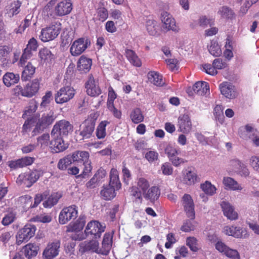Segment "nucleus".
<instances>
[{
	"instance_id": "f257e3e1",
	"label": "nucleus",
	"mask_w": 259,
	"mask_h": 259,
	"mask_svg": "<svg viewBox=\"0 0 259 259\" xmlns=\"http://www.w3.org/2000/svg\"><path fill=\"white\" fill-rule=\"evenodd\" d=\"M61 29V24L60 22L52 23L41 29L39 38L44 42L53 40L58 36Z\"/></svg>"
},
{
	"instance_id": "f03ea898",
	"label": "nucleus",
	"mask_w": 259,
	"mask_h": 259,
	"mask_svg": "<svg viewBox=\"0 0 259 259\" xmlns=\"http://www.w3.org/2000/svg\"><path fill=\"white\" fill-rule=\"evenodd\" d=\"M85 223L83 217H80L75 222L70 223L67 227V232H73L71 237L74 240H81L85 238L82 230Z\"/></svg>"
},
{
	"instance_id": "7ed1b4c3",
	"label": "nucleus",
	"mask_w": 259,
	"mask_h": 259,
	"mask_svg": "<svg viewBox=\"0 0 259 259\" xmlns=\"http://www.w3.org/2000/svg\"><path fill=\"white\" fill-rule=\"evenodd\" d=\"M198 175L194 168L189 167L183 170L182 176L176 179L177 183L188 186L194 185L198 181Z\"/></svg>"
},
{
	"instance_id": "20e7f679",
	"label": "nucleus",
	"mask_w": 259,
	"mask_h": 259,
	"mask_svg": "<svg viewBox=\"0 0 259 259\" xmlns=\"http://www.w3.org/2000/svg\"><path fill=\"white\" fill-rule=\"evenodd\" d=\"M36 227L32 224H27L19 230L16 235V242L18 245L23 242L28 241L35 234Z\"/></svg>"
},
{
	"instance_id": "39448f33",
	"label": "nucleus",
	"mask_w": 259,
	"mask_h": 259,
	"mask_svg": "<svg viewBox=\"0 0 259 259\" xmlns=\"http://www.w3.org/2000/svg\"><path fill=\"white\" fill-rule=\"evenodd\" d=\"M74 95L75 90L73 87L69 85L63 87L55 94V102L57 104H63L72 99Z\"/></svg>"
},
{
	"instance_id": "423d86ee",
	"label": "nucleus",
	"mask_w": 259,
	"mask_h": 259,
	"mask_svg": "<svg viewBox=\"0 0 259 259\" xmlns=\"http://www.w3.org/2000/svg\"><path fill=\"white\" fill-rule=\"evenodd\" d=\"M105 225L98 221H92L88 223L84 230L85 237L91 235L95 239L100 238L105 231Z\"/></svg>"
},
{
	"instance_id": "0eeeda50",
	"label": "nucleus",
	"mask_w": 259,
	"mask_h": 259,
	"mask_svg": "<svg viewBox=\"0 0 259 259\" xmlns=\"http://www.w3.org/2000/svg\"><path fill=\"white\" fill-rule=\"evenodd\" d=\"M39 174L36 170L30 172L22 173L17 179V184L23 187H31L39 178Z\"/></svg>"
},
{
	"instance_id": "6e6552de",
	"label": "nucleus",
	"mask_w": 259,
	"mask_h": 259,
	"mask_svg": "<svg viewBox=\"0 0 259 259\" xmlns=\"http://www.w3.org/2000/svg\"><path fill=\"white\" fill-rule=\"evenodd\" d=\"M137 187H132L131 188V195L141 202L142 199V194L143 195L149 188L150 186L149 183L146 179L140 178L137 180Z\"/></svg>"
},
{
	"instance_id": "1a4fd4ad",
	"label": "nucleus",
	"mask_w": 259,
	"mask_h": 259,
	"mask_svg": "<svg viewBox=\"0 0 259 259\" xmlns=\"http://www.w3.org/2000/svg\"><path fill=\"white\" fill-rule=\"evenodd\" d=\"M91 45L90 41L87 38H79L71 44L70 52L73 56H78L83 53Z\"/></svg>"
},
{
	"instance_id": "9d476101",
	"label": "nucleus",
	"mask_w": 259,
	"mask_h": 259,
	"mask_svg": "<svg viewBox=\"0 0 259 259\" xmlns=\"http://www.w3.org/2000/svg\"><path fill=\"white\" fill-rule=\"evenodd\" d=\"M163 27L166 31L171 30L175 32H179L180 28L177 24L176 20L173 16L166 11H163L160 16Z\"/></svg>"
},
{
	"instance_id": "9b49d317",
	"label": "nucleus",
	"mask_w": 259,
	"mask_h": 259,
	"mask_svg": "<svg viewBox=\"0 0 259 259\" xmlns=\"http://www.w3.org/2000/svg\"><path fill=\"white\" fill-rule=\"evenodd\" d=\"M77 214V207L76 205H72L65 207L60 212L59 222L61 224H65L71 219H75Z\"/></svg>"
},
{
	"instance_id": "f8f14e48",
	"label": "nucleus",
	"mask_w": 259,
	"mask_h": 259,
	"mask_svg": "<svg viewBox=\"0 0 259 259\" xmlns=\"http://www.w3.org/2000/svg\"><path fill=\"white\" fill-rule=\"evenodd\" d=\"M38 47V42L34 37H32L28 40L26 47L24 50L20 59V64L22 66L25 65L27 60L32 56L33 52H35Z\"/></svg>"
},
{
	"instance_id": "ddd939ff",
	"label": "nucleus",
	"mask_w": 259,
	"mask_h": 259,
	"mask_svg": "<svg viewBox=\"0 0 259 259\" xmlns=\"http://www.w3.org/2000/svg\"><path fill=\"white\" fill-rule=\"evenodd\" d=\"M223 231L226 235L236 238H247L249 235L245 228L235 226H226Z\"/></svg>"
},
{
	"instance_id": "4468645a",
	"label": "nucleus",
	"mask_w": 259,
	"mask_h": 259,
	"mask_svg": "<svg viewBox=\"0 0 259 259\" xmlns=\"http://www.w3.org/2000/svg\"><path fill=\"white\" fill-rule=\"evenodd\" d=\"M72 126L68 121L61 120L54 125L51 134L55 136H66L72 131Z\"/></svg>"
},
{
	"instance_id": "2eb2a0df",
	"label": "nucleus",
	"mask_w": 259,
	"mask_h": 259,
	"mask_svg": "<svg viewBox=\"0 0 259 259\" xmlns=\"http://www.w3.org/2000/svg\"><path fill=\"white\" fill-rule=\"evenodd\" d=\"M56 118V116L54 115L53 112L51 111L48 114H44L36 123L33 132L35 135L39 133L48 125L52 124Z\"/></svg>"
},
{
	"instance_id": "dca6fc26",
	"label": "nucleus",
	"mask_w": 259,
	"mask_h": 259,
	"mask_svg": "<svg viewBox=\"0 0 259 259\" xmlns=\"http://www.w3.org/2000/svg\"><path fill=\"white\" fill-rule=\"evenodd\" d=\"M60 246V243L57 240L49 243L43 251L42 257L45 259H53L59 254Z\"/></svg>"
},
{
	"instance_id": "f3484780",
	"label": "nucleus",
	"mask_w": 259,
	"mask_h": 259,
	"mask_svg": "<svg viewBox=\"0 0 259 259\" xmlns=\"http://www.w3.org/2000/svg\"><path fill=\"white\" fill-rule=\"evenodd\" d=\"M87 94L92 97H97L101 94V90L99 86L98 80L90 75L85 83Z\"/></svg>"
},
{
	"instance_id": "a211bd4d",
	"label": "nucleus",
	"mask_w": 259,
	"mask_h": 259,
	"mask_svg": "<svg viewBox=\"0 0 259 259\" xmlns=\"http://www.w3.org/2000/svg\"><path fill=\"white\" fill-rule=\"evenodd\" d=\"M72 10L70 0H63L58 3L55 7L54 12L57 16H63L69 14Z\"/></svg>"
},
{
	"instance_id": "6ab92c4d",
	"label": "nucleus",
	"mask_w": 259,
	"mask_h": 259,
	"mask_svg": "<svg viewBox=\"0 0 259 259\" xmlns=\"http://www.w3.org/2000/svg\"><path fill=\"white\" fill-rule=\"evenodd\" d=\"M53 139L50 143V147L53 152L59 153L66 150L68 144L65 143L61 136L52 135Z\"/></svg>"
},
{
	"instance_id": "aec40b11",
	"label": "nucleus",
	"mask_w": 259,
	"mask_h": 259,
	"mask_svg": "<svg viewBox=\"0 0 259 259\" xmlns=\"http://www.w3.org/2000/svg\"><path fill=\"white\" fill-rule=\"evenodd\" d=\"M182 202L187 217L194 220L195 218L194 204L192 197L189 194H184L182 197Z\"/></svg>"
},
{
	"instance_id": "412c9836",
	"label": "nucleus",
	"mask_w": 259,
	"mask_h": 259,
	"mask_svg": "<svg viewBox=\"0 0 259 259\" xmlns=\"http://www.w3.org/2000/svg\"><path fill=\"white\" fill-rule=\"evenodd\" d=\"M221 94L228 99H234L237 96L235 86L228 82H224L219 87Z\"/></svg>"
},
{
	"instance_id": "4be33fe9",
	"label": "nucleus",
	"mask_w": 259,
	"mask_h": 259,
	"mask_svg": "<svg viewBox=\"0 0 259 259\" xmlns=\"http://www.w3.org/2000/svg\"><path fill=\"white\" fill-rule=\"evenodd\" d=\"M179 131L183 133H189L192 128V123L189 116L184 114L179 116L178 121Z\"/></svg>"
},
{
	"instance_id": "5701e85b",
	"label": "nucleus",
	"mask_w": 259,
	"mask_h": 259,
	"mask_svg": "<svg viewBox=\"0 0 259 259\" xmlns=\"http://www.w3.org/2000/svg\"><path fill=\"white\" fill-rule=\"evenodd\" d=\"M93 239L90 241H84L79 245V251L84 252L87 251H92L98 253H101L100 248H99V243L97 240Z\"/></svg>"
},
{
	"instance_id": "b1692460",
	"label": "nucleus",
	"mask_w": 259,
	"mask_h": 259,
	"mask_svg": "<svg viewBox=\"0 0 259 259\" xmlns=\"http://www.w3.org/2000/svg\"><path fill=\"white\" fill-rule=\"evenodd\" d=\"M39 89V82L38 79H34L28 83L24 87V97L31 98L34 96Z\"/></svg>"
},
{
	"instance_id": "393cba45",
	"label": "nucleus",
	"mask_w": 259,
	"mask_h": 259,
	"mask_svg": "<svg viewBox=\"0 0 259 259\" xmlns=\"http://www.w3.org/2000/svg\"><path fill=\"white\" fill-rule=\"evenodd\" d=\"M224 214L230 220H235L238 219V213L235 211L233 206L229 202L222 201L221 203Z\"/></svg>"
},
{
	"instance_id": "a878e982",
	"label": "nucleus",
	"mask_w": 259,
	"mask_h": 259,
	"mask_svg": "<svg viewBox=\"0 0 259 259\" xmlns=\"http://www.w3.org/2000/svg\"><path fill=\"white\" fill-rule=\"evenodd\" d=\"M92 65V59L83 55L77 62V68L81 73H87L90 71Z\"/></svg>"
},
{
	"instance_id": "bb28decb",
	"label": "nucleus",
	"mask_w": 259,
	"mask_h": 259,
	"mask_svg": "<svg viewBox=\"0 0 259 259\" xmlns=\"http://www.w3.org/2000/svg\"><path fill=\"white\" fill-rule=\"evenodd\" d=\"M223 184L227 190L241 191L243 189L241 185L231 177H224L223 179Z\"/></svg>"
},
{
	"instance_id": "cd10ccee",
	"label": "nucleus",
	"mask_w": 259,
	"mask_h": 259,
	"mask_svg": "<svg viewBox=\"0 0 259 259\" xmlns=\"http://www.w3.org/2000/svg\"><path fill=\"white\" fill-rule=\"evenodd\" d=\"M112 244V235L110 233H106L104 234L102 247L100 248V252L104 255H107L111 250Z\"/></svg>"
},
{
	"instance_id": "c85d7f7f",
	"label": "nucleus",
	"mask_w": 259,
	"mask_h": 259,
	"mask_svg": "<svg viewBox=\"0 0 259 259\" xmlns=\"http://www.w3.org/2000/svg\"><path fill=\"white\" fill-rule=\"evenodd\" d=\"M114 185L110 184L104 186L101 190L100 194L101 197L105 200H109L114 198L116 196L115 191H117L115 189Z\"/></svg>"
},
{
	"instance_id": "c756f323",
	"label": "nucleus",
	"mask_w": 259,
	"mask_h": 259,
	"mask_svg": "<svg viewBox=\"0 0 259 259\" xmlns=\"http://www.w3.org/2000/svg\"><path fill=\"white\" fill-rule=\"evenodd\" d=\"M160 194L159 188L157 186H152L146 191L143 196L145 199L151 202H154L157 200Z\"/></svg>"
},
{
	"instance_id": "7c9ffc66",
	"label": "nucleus",
	"mask_w": 259,
	"mask_h": 259,
	"mask_svg": "<svg viewBox=\"0 0 259 259\" xmlns=\"http://www.w3.org/2000/svg\"><path fill=\"white\" fill-rule=\"evenodd\" d=\"M125 55L130 63L133 66L137 67H140L142 65V61L136 53L130 49H126Z\"/></svg>"
},
{
	"instance_id": "2f4dec72",
	"label": "nucleus",
	"mask_w": 259,
	"mask_h": 259,
	"mask_svg": "<svg viewBox=\"0 0 259 259\" xmlns=\"http://www.w3.org/2000/svg\"><path fill=\"white\" fill-rule=\"evenodd\" d=\"M39 246L35 243H28L23 248V251L25 256L30 259L35 256L39 250Z\"/></svg>"
},
{
	"instance_id": "473e14b6",
	"label": "nucleus",
	"mask_w": 259,
	"mask_h": 259,
	"mask_svg": "<svg viewBox=\"0 0 259 259\" xmlns=\"http://www.w3.org/2000/svg\"><path fill=\"white\" fill-rule=\"evenodd\" d=\"M148 81L156 86H162L164 84L162 76L157 72L151 71L147 74Z\"/></svg>"
},
{
	"instance_id": "72a5a7b5",
	"label": "nucleus",
	"mask_w": 259,
	"mask_h": 259,
	"mask_svg": "<svg viewBox=\"0 0 259 259\" xmlns=\"http://www.w3.org/2000/svg\"><path fill=\"white\" fill-rule=\"evenodd\" d=\"M194 92L200 96H203L209 91L208 84L205 81H198L193 87Z\"/></svg>"
},
{
	"instance_id": "f704fd0d",
	"label": "nucleus",
	"mask_w": 259,
	"mask_h": 259,
	"mask_svg": "<svg viewBox=\"0 0 259 259\" xmlns=\"http://www.w3.org/2000/svg\"><path fill=\"white\" fill-rule=\"evenodd\" d=\"M3 79L5 85L9 87L17 83L20 79V76L18 74L8 72L4 75Z\"/></svg>"
},
{
	"instance_id": "c9c22d12",
	"label": "nucleus",
	"mask_w": 259,
	"mask_h": 259,
	"mask_svg": "<svg viewBox=\"0 0 259 259\" xmlns=\"http://www.w3.org/2000/svg\"><path fill=\"white\" fill-rule=\"evenodd\" d=\"M200 188L207 196H212L217 193L216 187L208 181H206L201 184Z\"/></svg>"
},
{
	"instance_id": "e433bc0d",
	"label": "nucleus",
	"mask_w": 259,
	"mask_h": 259,
	"mask_svg": "<svg viewBox=\"0 0 259 259\" xmlns=\"http://www.w3.org/2000/svg\"><path fill=\"white\" fill-rule=\"evenodd\" d=\"M52 57L53 55L49 49L44 48L39 50L38 57L40 64H44L49 62L52 59Z\"/></svg>"
},
{
	"instance_id": "4c0bfd02",
	"label": "nucleus",
	"mask_w": 259,
	"mask_h": 259,
	"mask_svg": "<svg viewBox=\"0 0 259 259\" xmlns=\"http://www.w3.org/2000/svg\"><path fill=\"white\" fill-rule=\"evenodd\" d=\"M145 27L148 33L151 35L157 34L159 29V25L157 22L152 19H147Z\"/></svg>"
},
{
	"instance_id": "58836bf2",
	"label": "nucleus",
	"mask_w": 259,
	"mask_h": 259,
	"mask_svg": "<svg viewBox=\"0 0 259 259\" xmlns=\"http://www.w3.org/2000/svg\"><path fill=\"white\" fill-rule=\"evenodd\" d=\"M232 165L235 167V171L242 176L247 177L249 171L247 167L239 160H234L232 162Z\"/></svg>"
},
{
	"instance_id": "ea45409f",
	"label": "nucleus",
	"mask_w": 259,
	"mask_h": 259,
	"mask_svg": "<svg viewBox=\"0 0 259 259\" xmlns=\"http://www.w3.org/2000/svg\"><path fill=\"white\" fill-rule=\"evenodd\" d=\"M35 71V67L32 65V63L28 62L25 66L22 72L21 78L22 80L26 81L29 79L34 74Z\"/></svg>"
},
{
	"instance_id": "a19ab883",
	"label": "nucleus",
	"mask_w": 259,
	"mask_h": 259,
	"mask_svg": "<svg viewBox=\"0 0 259 259\" xmlns=\"http://www.w3.org/2000/svg\"><path fill=\"white\" fill-rule=\"evenodd\" d=\"M218 14L222 18L226 19H232L234 18L235 16L233 11L226 6L220 8L218 11Z\"/></svg>"
},
{
	"instance_id": "79ce46f5",
	"label": "nucleus",
	"mask_w": 259,
	"mask_h": 259,
	"mask_svg": "<svg viewBox=\"0 0 259 259\" xmlns=\"http://www.w3.org/2000/svg\"><path fill=\"white\" fill-rule=\"evenodd\" d=\"M110 181L109 184L114 185L115 189L119 190L121 188V184L119 179L118 171L115 168H112L110 174Z\"/></svg>"
},
{
	"instance_id": "37998d69",
	"label": "nucleus",
	"mask_w": 259,
	"mask_h": 259,
	"mask_svg": "<svg viewBox=\"0 0 259 259\" xmlns=\"http://www.w3.org/2000/svg\"><path fill=\"white\" fill-rule=\"evenodd\" d=\"M61 195L59 193H54L51 195L48 199L43 202V205L45 208H51L57 203Z\"/></svg>"
},
{
	"instance_id": "c03bdc74",
	"label": "nucleus",
	"mask_w": 259,
	"mask_h": 259,
	"mask_svg": "<svg viewBox=\"0 0 259 259\" xmlns=\"http://www.w3.org/2000/svg\"><path fill=\"white\" fill-rule=\"evenodd\" d=\"M38 103L34 100L31 101L26 108L23 115V118H30V117L36 111Z\"/></svg>"
},
{
	"instance_id": "a18cd8bd",
	"label": "nucleus",
	"mask_w": 259,
	"mask_h": 259,
	"mask_svg": "<svg viewBox=\"0 0 259 259\" xmlns=\"http://www.w3.org/2000/svg\"><path fill=\"white\" fill-rule=\"evenodd\" d=\"M186 244L193 252H197L200 249L198 239L193 236L188 237L186 238Z\"/></svg>"
},
{
	"instance_id": "49530a36",
	"label": "nucleus",
	"mask_w": 259,
	"mask_h": 259,
	"mask_svg": "<svg viewBox=\"0 0 259 259\" xmlns=\"http://www.w3.org/2000/svg\"><path fill=\"white\" fill-rule=\"evenodd\" d=\"M94 131V126L89 122H84L81 125V131L80 134L83 138L90 137Z\"/></svg>"
},
{
	"instance_id": "de8ad7c7",
	"label": "nucleus",
	"mask_w": 259,
	"mask_h": 259,
	"mask_svg": "<svg viewBox=\"0 0 259 259\" xmlns=\"http://www.w3.org/2000/svg\"><path fill=\"white\" fill-rule=\"evenodd\" d=\"M21 5V3L19 1L12 3L7 9V14L8 16L12 17L15 15L18 14L20 11Z\"/></svg>"
},
{
	"instance_id": "09e8293b",
	"label": "nucleus",
	"mask_w": 259,
	"mask_h": 259,
	"mask_svg": "<svg viewBox=\"0 0 259 259\" xmlns=\"http://www.w3.org/2000/svg\"><path fill=\"white\" fill-rule=\"evenodd\" d=\"M130 117L132 121L136 124L142 122L144 118L141 109L139 108L134 109L131 113Z\"/></svg>"
},
{
	"instance_id": "8fccbe9b",
	"label": "nucleus",
	"mask_w": 259,
	"mask_h": 259,
	"mask_svg": "<svg viewBox=\"0 0 259 259\" xmlns=\"http://www.w3.org/2000/svg\"><path fill=\"white\" fill-rule=\"evenodd\" d=\"M109 124V122L106 120L102 121L98 126L96 130V136L99 139H103L106 135V126Z\"/></svg>"
},
{
	"instance_id": "3c124183",
	"label": "nucleus",
	"mask_w": 259,
	"mask_h": 259,
	"mask_svg": "<svg viewBox=\"0 0 259 259\" xmlns=\"http://www.w3.org/2000/svg\"><path fill=\"white\" fill-rule=\"evenodd\" d=\"M72 159L70 155H68L60 159L58 163L57 167L61 170H65L67 167L72 163Z\"/></svg>"
},
{
	"instance_id": "603ef678",
	"label": "nucleus",
	"mask_w": 259,
	"mask_h": 259,
	"mask_svg": "<svg viewBox=\"0 0 259 259\" xmlns=\"http://www.w3.org/2000/svg\"><path fill=\"white\" fill-rule=\"evenodd\" d=\"M173 170L174 169L171 164L166 162L161 164L158 172H161V174L164 176H170L172 174Z\"/></svg>"
},
{
	"instance_id": "864d4df0",
	"label": "nucleus",
	"mask_w": 259,
	"mask_h": 259,
	"mask_svg": "<svg viewBox=\"0 0 259 259\" xmlns=\"http://www.w3.org/2000/svg\"><path fill=\"white\" fill-rule=\"evenodd\" d=\"M210 54L214 56H219L222 54V51L218 43L215 41H211L208 48Z\"/></svg>"
},
{
	"instance_id": "5fc2aeb1",
	"label": "nucleus",
	"mask_w": 259,
	"mask_h": 259,
	"mask_svg": "<svg viewBox=\"0 0 259 259\" xmlns=\"http://www.w3.org/2000/svg\"><path fill=\"white\" fill-rule=\"evenodd\" d=\"M223 109V107L221 105H216L214 108V115L221 123L223 122L224 119Z\"/></svg>"
},
{
	"instance_id": "6e6d98bb",
	"label": "nucleus",
	"mask_w": 259,
	"mask_h": 259,
	"mask_svg": "<svg viewBox=\"0 0 259 259\" xmlns=\"http://www.w3.org/2000/svg\"><path fill=\"white\" fill-rule=\"evenodd\" d=\"M31 220L33 222L48 223L52 221V217L50 214L43 213L34 217Z\"/></svg>"
},
{
	"instance_id": "4d7b16f0",
	"label": "nucleus",
	"mask_w": 259,
	"mask_h": 259,
	"mask_svg": "<svg viewBox=\"0 0 259 259\" xmlns=\"http://www.w3.org/2000/svg\"><path fill=\"white\" fill-rule=\"evenodd\" d=\"M158 157L159 154L156 151L149 150L145 153V158L150 163L157 161Z\"/></svg>"
},
{
	"instance_id": "13d9d810",
	"label": "nucleus",
	"mask_w": 259,
	"mask_h": 259,
	"mask_svg": "<svg viewBox=\"0 0 259 259\" xmlns=\"http://www.w3.org/2000/svg\"><path fill=\"white\" fill-rule=\"evenodd\" d=\"M50 135L49 134H44L37 138V144L40 145L42 148H45L49 145Z\"/></svg>"
},
{
	"instance_id": "bf43d9fd",
	"label": "nucleus",
	"mask_w": 259,
	"mask_h": 259,
	"mask_svg": "<svg viewBox=\"0 0 259 259\" xmlns=\"http://www.w3.org/2000/svg\"><path fill=\"white\" fill-rule=\"evenodd\" d=\"M195 228V222L191 220H187L184 222L181 228V230L185 232L193 231Z\"/></svg>"
},
{
	"instance_id": "052dcab7",
	"label": "nucleus",
	"mask_w": 259,
	"mask_h": 259,
	"mask_svg": "<svg viewBox=\"0 0 259 259\" xmlns=\"http://www.w3.org/2000/svg\"><path fill=\"white\" fill-rule=\"evenodd\" d=\"M53 100L52 93L51 91H48L42 98V102L40 104L41 107H47Z\"/></svg>"
},
{
	"instance_id": "680f3d73",
	"label": "nucleus",
	"mask_w": 259,
	"mask_h": 259,
	"mask_svg": "<svg viewBox=\"0 0 259 259\" xmlns=\"http://www.w3.org/2000/svg\"><path fill=\"white\" fill-rule=\"evenodd\" d=\"M117 98V95L114 91L113 88L110 87L108 89V95L107 102V106L114 105V101Z\"/></svg>"
},
{
	"instance_id": "e2e57ef3",
	"label": "nucleus",
	"mask_w": 259,
	"mask_h": 259,
	"mask_svg": "<svg viewBox=\"0 0 259 259\" xmlns=\"http://www.w3.org/2000/svg\"><path fill=\"white\" fill-rule=\"evenodd\" d=\"M224 255L230 259H240V254L238 251L230 247L227 249V251Z\"/></svg>"
},
{
	"instance_id": "0e129e2a",
	"label": "nucleus",
	"mask_w": 259,
	"mask_h": 259,
	"mask_svg": "<svg viewBox=\"0 0 259 259\" xmlns=\"http://www.w3.org/2000/svg\"><path fill=\"white\" fill-rule=\"evenodd\" d=\"M203 70L205 71L207 74L211 75H215L218 73V71L214 67L213 64H205L202 66Z\"/></svg>"
},
{
	"instance_id": "69168bd1",
	"label": "nucleus",
	"mask_w": 259,
	"mask_h": 259,
	"mask_svg": "<svg viewBox=\"0 0 259 259\" xmlns=\"http://www.w3.org/2000/svg\"><path fill=\"white\" fill-rule=\"evenodd\" d=\"M166 241L165 243V247L168 249L171 248L172 245L176 242L177 239L174 234L169 233L166 235Z\"/></svg>"
},
{
	"instance_id": "338daca9",
	"label": "nucleus",
	"mask_w": 259,
	"mask_h": 259,
	"mask_svg": "<svg viewBox=\"0 0 259 259\" xmlns=\"http://www.w3.org/2000/svg\"><path fill=\"white\" fill-rule=\"evenodd\" d=\"M249 164L255 171L259 172V157L251 156L249 159Z\"/></svg>"
},
{
	"instance_id": "774afa93",
	"label": "nucleus",
	"mask_w": 259,
	"mask_h": 259,
	"mask_svg": "<svg viewBox=\"0 0 259 259\" xmlns=\"http://www.w3.org/2000/svg\"><path fill=\"white\" fill-rule=\"evenodd\" d=\"M249 138L253 146L259 147V132L254 131L252 134H250Z\"/></svg>"
}]
</instances>
